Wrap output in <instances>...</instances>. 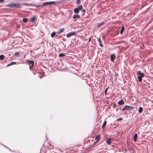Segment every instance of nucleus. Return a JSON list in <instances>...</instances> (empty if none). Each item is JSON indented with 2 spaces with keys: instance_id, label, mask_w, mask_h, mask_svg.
Listing matches in <instances>:
<instances>
[{
  "instance_id": "obj_1",
  "label": "nucleus",
  "mask_w": 153,
  "mask_h": 153,
  "mask_svg": "<svg viewBox=\"0 0 153 153\" xmlns=\"http://www.w3.org/2000/svg\"><path fill=\"white\" fill-rule=\"evenodd\" d=\"M7 6L10 7H15L16 8H20L22 5L21 4L19 3H10L7 5Z\"/></svg>"
},
{
  "instance_id": "obj_2",
  "label": "nucleus",
  "mask_w": 153,
  "mask_h": 153,
  "mask_svg": "<svg viewBox=\"0 0 153 153\" xmlns=\"http://www.w3.org/2000/svg\"><path fill=\"white\" fill-rule=\"evenodd\" d=\"M137 74L138 75V78L139 81L141 82L142 81V78L144 76V74L141 73L140 71H139L137 72Z\"/></svg>"
},
{
  "instance_id": "obj_3",
  "label": "nucleus",
  "mask_w": 153,
  "mask_h": 153,
  "mask_svg": "<svg viewBox=\"0 0 153 153\" xmlns=\"http://www.w3.org/2000/svg\"><path fill=\"white\" fill-rule=\"evenodd\" d=\"M26 62H27L28 64H29V65L30 66V69L31 70V69L33 67V66L34 64V62L33 61H30L29 60H27Z\"/></svg>"
},
{
  "instance_id": "obj_4",
  "label": "nucleus",
  "mask_w": 153,
  "mask_h": 153,
  "mask_svg": "<svg viewBox=\"0 0 153 153\" xmlns=\"http://www.w3.org/2000/svg\"><path fill=\"white\" fill-rule=\"evenodd\" d=\"M26 62H27L28 64H29V65L30 66V69L31 70V69L33 67V66L34 64V62L33 61H30L29 60H27Z\"/></svg>"
},
{
  "instance_id": "obj_5",
  "label": "nucleus",
  "mask_w": 153,
  "mask_h": 153,
  "mask_svg": "<svg viewBox=\"0 0 153 153\" xmlns=\"http://www.w3.org/2000/svg\"><path fill=\"white\" fill-rule=\"evenodd\" d=\"M26 62H27L28 64H29V65L30 66V69L31 70V69L33 67V66L34 64V62L33 61H30L29 60H27Z\"/></svg>"
},
{
  "instance_id": "obj_6",
  "label": "nucleus",
  "mask_w": 153,
  "mask_h": 153,
  "mask_svg": "<svg viewBox=\"0 0 153 153\" xmlns=\"http://www.w3.org/2000/svg\"><path fill=\"white\" fill-rule=\"evenodd\" d=\"M26 62H27L28 64H29V65L30 66V69L31 70V69L33 67V66L34 64V62L33 61H30L29 60H27Z\"/></svg>"
},
{
  "instance_id": "obj_7",
  "label": "nucleus",
  "mask_w": 153,
  "mask_h": 153,
  "mask_svg": "<svg viewBox=\"0 0 153 153\" xmlns=\"http://www.w3.org/2000/svg\"><path fill=\"white\" fill-rule=\"evenodd\" d=\"M134 107L131 106H128V105H126L125 107L123 108L122 109V111H124L125 110H130L134 108Z\"/></svg>"
},
{
  "instance_id": "obj_8",
  "label": "nucleus",
  "mask_w": 153,
  "mask_h": 153,
  "mask_svg": "<svg viewBox=\"0 0 153 153\" xmlns=\"http://www.w3.org/2000/svg\"><path fill=\"white\" fill-rule=\"evenodd\" d=\"M55 3V2L54 1L45 2L43 3L42 5L43 6H44L45 5H50V4H54Z\"/></svg>"
},
{
  "instance_id": "obj_9",
  "label": "nucleus",
  "mask_w": 153,
  "mask_h": 153,
  "mask_svg": "<svg viewBox=\"0 0 153 153\" xmlns=\"http://www.w3.org/2000/svg\"><path fill=\"white\" fill-rule=\"evenodd\" d=\"M75 34V32H70L67 35V37H70L71 36L74 35Z\"/></svg>"
},
{
  "instance_id": "obj_10",
  "label": "nucleus",
  "mask_w": 153,
  "mask_h": 153,
  "mask_svg": "<svg viewBox=\"0 0 153 153\" xmlns=\"http://www.w3.org/2000/svg\"><path fill=\"white\" fill-rule=\"evenodd\" d=\"M115 56L114 54H112L110 56V59L111 61L113 62L114 60L115 59Z\"/></svg>"
},
{
  "instance_id": "obj_11",
  "label": "nucleus",
  "mask_w": 153,
  "mask_h": 153,
  "mask_svg": "<svg viewBox=\"0 0 153 153\" xmlns=\"http://www.w3.org/2000/svg\"><path fill=\"white\" fill-rule=\"evenodd\" d=\"M98 42L99 43L100 46L101 47H103V45L102 44V42L100 38H99L97 39Z\"/></svg>"
},
{
  "instance_id": "obj_12",
  "label": "nucleus",
  "mask_w": 153,
  "mask_h": 153,
  "mask_svg": "<svg viewBox=\"0 0 153 153\" xmlns=\"http://www.w3.org/2000/svg\"><path fill=\"white\" fill-rule=\"evenodd\" d=\"M64 30V28H61L57 32V33L58 34H60L62 33Z\"/></svg>"
},
{
  "instance_id": "obj_13",
  "label": "nucleus",
  "mask_w": 153,
  "mask_h": 153,
  "mask_svg": "<svg viewBox=\"0 0 153 153\" xmlns=\"http://www.w3.org/2000/svg\"><path fill=\"white\" fill-rule=\"evenodd\" d=\"M137 134H135L134 135V137H133V140L134 142H136V141L137 140Z\"/></svg>"
},
{
  "instance_id": "obj_14",
  "label": "nucleus",
  "mask_w": 153,
  "mask_h": 153,
  "mask_svg": "<svg viewBox=\"0 0 153 153\" xmlns=\"http://www.w3.org/2000/svg\"><path fill=\"white\" fill-rule=\"evenodd\" d=\"M80 17V16L78 14H75L73 16V19H75L76 18H79Z\"/></svg>"
},
{
  "instance_id": "obj_15",
  "label": "nucleus",
  "mask_w": 153,
  "mask_h": 153,
  "mask_svg": "<svg viewBox=\"0 0 153 153\" xmlns=\"http://www.w3.org/2000/svg\"><path fill=\"white\" fill-rule=\"evenodd\" d=\"M118 103L120 105H123L124 104V102L122 100H121L119 101Z\"/></svg>"
},
{
  "instance_id": "obj_16",
  "label": "nucleus",
  "mask_w": 153,
  "mask_h": 153,
  "mask_svg": "<svg viewBox=\"0 0 153 153\" xmlns=\"http://www.w3.org/2000/svg\"><path fill=\"white\" fill-rule=\"evenodd\" d=\"M106 143L110 145L111 144V139L110 138H109L106 141Z\"/></svg>"
},
{
  "instance_id": "obj_17",
  "label": "nucleus",
  "mask_w": 153,
  "mask_h": 153,
  "mask_svg": "<svg viewBox=\"0 0 153 153\" xmlns=\"http://www.w3.org/2000/svg\"><path fill=\"white\" fill-rule=\"evenodd\" d=\"M36 18L35 17L31 18L30 19V21L31 22H33L36 20Z\"/></svg>"
},
{
  "instance_id": "obj_18",
  "label": "nucleus",
  "mask_w": 153,
  "mask_h": 153,
  "mask_svg": "<svg viewBox=\"0 0 153 153\" xmlns=\"http://www.w3.org/2000/svg\"><path fill=\"white\" fill-rule=\"evenodd\" d=\"M16 64V63L15 62H12L8 64L7 66H9L11 65H15Z\"/></svg>"
},
{
  "instance_id": "obj_19",
  "label": "nucleus",
  "mask_w": 153,
  "mask_h": 153,
  "mask_svg": "<svg viewBox=\"0 0 153 153\" xmlns=\"http://www.w3.org/2000/svg\"><path fill=\"white\" fill-rule=\"evenodd\" d=\"M125 29V27H122V28L121 29L120 32V33L122 34H123V31H124Z\"/></svg>"
},
{
  "instance_id": "obj_20",
  "label": "nucleus",
  "mask_w": 153,
  "mask_h": 153,
  "mask_svg": "<svg viewBox=\"0 0 153 153\" xmlns=\"http://www.w3.org/2000/svg\"><path fill=\"white\" fill-rule=\"evenodd\" d=\"M74 11L75 13H78L79 12V10L77 8H75L74 10Z\"/></svg>"
},
{
  "instance_id": "obj_21",
  "label": "nucleus",
  "mask_w": 153,
  "mask_h": 153,
  "mask_svg": "<svg viewBox=\"0 0 153 153\" xmlns=\"http://www.w3.org/2000/svg\"><path fill=\"white\" fill-rule=\"evenodd\" d=\"M104 23L103 22H102L100 23V24L98 25H97V27H101L102 25H104Z\"/></svg>"
},
{
  "instance_id": "obj_22",
  "label": "nucleus",
  "mask_w": 153,
  "mask_h": 153,
  "mask_svg": "<svg viewBox=\"0 0 153 153\" xmlns=\"http://www.w3.org/2000/svg\"><path fill=\"white\" fill-rule=\"evenodd\" d=\"M28 19L27 18H24L22 19V21L23 22L26 23L27 22Z\"/></svg>"
},
{
  "instance_id": "obj_23",
  "label": "nucleus",
  "mask_w": 153,
  "mask_h": 153,
  "mask_svg": "<svg viewBox=\"0 0 153 153\" xmlns=\"http://www.w3.org/2000/svg\"><path fill=\"white\" fill-rule=\"evenodd\" d=\"M65 56V54L63 53H60L59 54V57H62L64 56Z\"/></svg>"
},
{
  "instance_id": "obj_24",
  "label": "nucleus",
  "mask_w": 153,
  "mask_h": 153,
  "mask_svg": "<svg viewBox=\"0 0 153 153\" xmlns=\"http://www.w3.org/2000/svg\"><path fill=\"white\" fill-rule=\"evenodd\" d=\"M56 33L55 32H53L52 33L51 35V37H53L55 36V35L56 34Z\"/></svg>"
},
{
  "instance_id": "obj_25",
  "label": "nucleus",
  "mask_w": 153,
  "mask_h": 153,
  "mask_svg": "<svg viewBox=\"0 0 153 153\" xmlns=\"http://www.w3.org/2000/svg\"><path fill=\"white\" fill-rule=\"evenodd\" d=\"M4 58V56L3 55H0V60H2Z\"/></svg>"
},
{
  "instance_id": "obj_26",
  "label": "nucleus",
  "mask_w": 153,
  "mask_h": 153,
  "mask_svg": "<svg viewBox=\"0 0 153 153\" xmlns=\"http://www.w3.org/2000/svg\"><path fill=\"white\" fill-rule=\"evenodd\" d=\"M96 143L100 139V136L99 135L96 136Z\"/></svg>"
},
{
  "instance_id": "obj_27",
  "label": "nucleus",
  "mask_w": 153,
  "mask_h": 153,
  "mask_svg": "<svg viewBox=\"0 0 153 153\" xmlns=\"http://www.w3.org/2000/svg\"><path fill=\"white\" fill-rule=\"evenodd\" d=\"M79 10H81L82 9V5L79 6L77 8Z\"/></svg>"
},
{
  "instance_id": "obj_28",
  "label": "nucleus",
  "mask_w": 153,
  "mask_h": 153,
  "mask_svg": "<svg viewBox=\"0 0 153 153\" xmlns=\"http://www.w3.org/2000/svg\"><path fill=\"white\" fill-rule=\"evenodd\" d=\"M143 108L142 107H139L138 109V112L139 113H141L142 112Z\"/></svg>"
},
{
  "instance_id": "obj_29",
  "label": "nucleus",
  "mask_w": 153,
  "mask_h": 153,
  "mask_svg": "<svg viewBox=\"0 0 153 153\" xmlns=\"http://www.w3.org/2000/svg\"><path fill=\"white\" fill-rule=\"evenodd\" d=\"M106 121H105L104 123H103L102 125V128H104V127H105V125H106Z\"/></svg>"
},
{
  "instance_id": "obj_30",
  "label": "nucleus",
  "mask_w": 153,
  "mask_h": 153,
  "mask_svg": "<svg viewBox=\"0 0 153 153\" xmlns=\"http://www.w3.org/2000/svg\"><path fill=\"white\" fill-rule=\"evenodd\" d=\"M81 1L80 0H78L77 1L76 3L77 4H79L80 3Z\"/></svg>"
},
{
  "instance_id": "obj_31",
  "label": "nucleus",
  "mask_w": 153,
  "mask_h": 153,
  "mask_svg": "<svg viewBox=\"0 0 153 153\" xmlns=\"http://www.w3.org/2000/svg\"><path fill=\"white\" fill-rule=\"evenodd\" d=\"M19 53L17 52L15 53L14 55L15 56H18L19 55Z\"/></svg>"
},
{
  "instance_id": "obj_32",
  "label": "nucleus",
  "mask_w": 153,
  "mask_h": 153,
  "mask_svg": "<svg viewBox=\"0 0 153 153\" xmlns=\"http://www.w3.org/2000/svg\"><path fill=\"white\" fill-rule=\"evenodd\" d=\"M122 120V118H119L117 120L118 121H119L120 120Z\"/></svg>"
},
{
  "instance_id": "obj_33",
  "label": "nucleus",
  "mask_w": 153,
  "mask_h": 153,
  "mask_svg": "<svg viewBox=\"0 0 153 153\" xmlns=\"http://www.w3.org/2000/svg\"><path fill=\"white\" fill-rule=\"evenodd\" d=\"M108 88H106L105 90V94H106V93H107V90H108Z\"/></svg>"
},
{
  "instance_id": "obj_34",
  "label": "nucleus",
  "mask_w": 153,
  "mask_h": 153,
  "mask_svg": "<svg viewBox=\"0 0 153 153\" xmlns=\"http://www.w3.org/2000/svg\"><path fill=\"white\" fill-rule=\"evenodd\" d=\"M4 1V0H0V3H2Z\"/></svg>"
},
{
  "instance_id": "obj_35",
  "label": "nucleus",
  "mask_w": 153,
  "mask_h": 153,
  "mask_svg": "<svg viewBox=\"0 0 153 153\" xmlns=\"http://www.w3.org/2000/svg\"><path fill=\"white\" fill-rule=\"evenodd\" d=\"M91 38H89V41H91Z\"/></svg>"
},
{
  "instance_id": "obj_36",
  "label": "nucleus",
  "mask_w": 153,
  "mask_h": 153,
  "mask_svg": "<svg viewBox=\"0 0 153 153\" xmlns=\"http://www.w3.org/2000/svg\"><path fill=\"white\" fill-rule=\"evenodd\" d=\"M23 4H27L26 3H23Z\"/></svg>"
},
{
  "instance_id": "obj_37",
  "label": "nucleus",
  "mask_w": 153,
  "mask_h": 153,
  "mask_svg": "<svg viewBox=\"0 0 153 153\" xmlns=\"http://www.w3.org/2000/svg\"><path fill=\"white\" fill-rule=\"evenodd\" d=\"M115 106V105H114L113 106L114 107Z\"/></svg>"
}]
</instances>
